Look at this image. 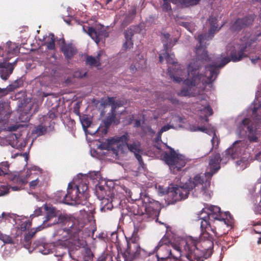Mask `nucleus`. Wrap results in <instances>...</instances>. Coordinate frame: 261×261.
<instances>
[{"label": "nucleus", "mask_w": 261, "mask_h": 261, "mask_svg": "<svg viewBox=\"0 0 261 261\" xmlns=\"http://www.w3.org/2000/svg\"><path fill=\"white\" fill-rule=\"evenodd\" d=\"M207 23L210 26L208 33L198 35L199 46L195 48L196 60L188 64L187 73L183 67L176 61L174 54L167 53L168 47L174 45L177 41V39L174 38L172 42V40L169 41L170 35L168 33L162 35L165 53L160 55V62L162 63L165 58L171 78L176 83H182L188 86V89H183L179 92V96H201V98L210 96L211 91L213 89L212 83L216 79L219 68L230 61L227 57L214 58L207 56L205 41L211 39L220 27L217 24V19L213 16L210 17Z\"/></svg>", "instance_id": "1"}, {"label": "nucleus", "mask_w": 261, "mask_h": 261, "mask_svg": "<svg viewBox=\"0 0 261 261\" xmlns=\"http://www.w3.org/2000/svg\"><path fill=\"white\" fill-rule=\"evenodd\" d=\"M209 211L207 216L200 218L201 234L200 240L192 238L188 239L191 251L189 256L192 261H204L209 258L213 252L214 239L208 232L212 231L216 237H220L225 234L221 230L225 226L232 227L233 219L229 212L225 213L226 219L223 218L220 208L215 205H211L208 208Z\"/></svg>", "instance_id": "2"}, {"label": "nucleus", "mask_w": 261, "mask_h": 261, "mask_svg": "<svg viewBox=\"0 0 261 261\" xmlns=\"http://www.w3.org/2000/svg\"><path fill=\"white\" fill-rule=\"evenodd\" d=\"M252 119L253 122L248 118L244 119L238 126V130L242 135H247L250 142H257V126L261 124V115L257 111L261 108V99H254L253 102Z\"/></svg>", "instance_id": "3"}, {"label": "nucleus", "mask_w": 261, "mask_h": 261, "mask_svg": "<svg viewBox=\"0 0 261 261\" xmlns=\"http://www.w3.org/2000/svg\"><path fill=\"white\" fill-rule=\"evenodd\" d=\"M221 161L220 154L216 153L212 155L210 160V171L204 174H196L193 178L195 182L198 183L200 187L201 192L205 196L211 197L212 192L210 190L211 180L214 174L216 173L220 168V163Z\"/></svg>", "instance_id": "4"}, {"label": "nucleus", "mask_w": 261, "mask_h": 261, "mask_svg": "<svg viewBox=\"0 0 261 261\" xmlns=\"http://www.w3.org/2000/svg\"><path fill=\"white\" fill-rule=\"evenodd\" d=\"M129 136L127 133L121 136H115L109 140L110 145H116L118 150L122 151L123 148L126 146L128 150L133 153L135 158L138 160L139 165L142 167L144 165L141 153L143 150L141 148V144L139 142H134L128 143Z\"/></svg>", "instance_id": "5"}, {"label": "nucleus", "mask_w": 261, "mask_h": 261, "mask_svg": "<svg viewBox=\"0 0 261 261\" xmlns=\"http://www.w3.org/2000/svg\"><path fill=\"white\" fill-rule=\"evenodd\" d=\"M200 186L195 182L194 179L190 178L182 186L170 188L167 193V200L169 204H174L177 201L186 199L194 188Z\"/></svg>", "instance_id": "6"}, {"label": "nucleus", "mask_w": 261, "mask_h": 261, "mask_svg": "<svg viewBox=\"0 0 261 261\" xmlns=\"http://www.w3.org/2000/svg\"><path fill=\"white\" fill-rule=\"evenodd\" d=\"M144 226H141L140 225H135L131 237L129 238L128 240L127 239V247L126 252L132 258H144L149 255V253L146 250L141 248L138 244L140 239L138 232Z\"/></svg>", "instance_id": "7"}, {"label": "nucleus", "mask_w": 261, "mask_h": 261, "mask_svg": "<svg viewBox=\"0 0 261 261\" xmlns=\"http://www.w3.org/2000/svg\"><path fill=\"white\" fill-rule=\"evenodd\" d=\"M171 258L172 261H192V259L189 256L191 254L190 246H189L188 239L181 240L179 242L170 243Z\"/></svg>", "instance_id": "8"}, {"label": "nucleus", "mask_w": 261, "mask_h": 261, "mask_svg": "<svg viewBox=\"0 0 261 261\" xmlns=\"http://www.w3.org/2000/svg\"><path fill=\"white\" fill-rule=\"evenodd\" d=\"M170 152H164L163 158L165 163L169 165L173 173L180 170L186 164V160L184 155L177 153L173 148L167 146Z\"/></svg>", "instance_id": "9"}, {"label": "nucleus", "mask_w": 261, "mask_h": 261, "mask_svg": "<svg viewBox=\"0 0 261 261\" xmlns=\"http://www.w3.org/2000/svg\"><path fill=\"white\" fill-rule=\"evenodd\" d=\"M80 185L73 187L71 184H68L67 193L64 196V203L68 205L81 204V198L83 196V193L88 189L87 183H85L82 188V192L80 191Z\"/></svg>", "instance_id": "10"}, {"label": "nucleus", "mask_w": 261, "mask_h": 261, "mask_svg": "<svg viewBox=\"0 0 261 261\" xmlns=\"http://www.w3.org/2000/svg\"><path fill=\"white\" fill-rule=\"evenodd\" d=\"M140 199L143 203L146 221L154 219L159 215L160 205L158 201L150 198L146 194L140 193Z\"/></svg>", "instance_id": "11"}, {"label": "nucleus", "mask_w": 261, "mask_h": 261, "mask_svg": "<svg viewBox=\"0 0 261 261\" xmlns=\"http://www.w3.org/2000/svg\"><path fill=\"white\" fill-rule=\"evenodd\" d=\"M247 46V44L245 41L242 40H237L228 44L226 46V50L231 57V60L236 62L245 57L244 52Z\"/></svg>", "instance_id": "12"}, {"label": "nucleus", "mask_w": 261, "mask_h": 261, "mask_svg": "<svg viewBox=\"0 0 261 261\" xmlns=\"http://www.w3.org/2000/svg\"><path fill=\"white\" fill-rule=\"evenodd\" d=\"M35 99H22L18 105V119L21 122H28L30 119V112L33 107H35L34 113L38 111L37 105H35Z\"/></svg>", "instance_id": "13"}, {"label": "nucleus", "mask_w": 261, "mask_h": 261, "mask_svg": "<svg viewBox=\"0 0 261 261\" xmlns=\"http://www.w3.org/2000/svg\"><path fill=\"white\" fill-rule=\"evenodd\" d=\"M60 100L61 99H47L46 104L51 109L46 115L40 118V122L46 127H49L51 121L58 117L59 114L58 108L60 106Z\"/></svg>", "instance_id": "14"}, {"label": "nucleus", "mask_w": 261, "mask_h": 261, "mask_svg": "<svg viewBox=\"0 0 261 261\" xmlns=\"http://www.w3.org/2000/svg\"><path fill=\"white\" fill-rule=\"evenodd\" d=\"M169 240L166 238H163L155 247L154 250L156 252L158 258L162 259L171 258V248L169 244Z\"/></svg>", "instance_id": "15"}, {"label": "nucleus", "mask_w": 261, "mask_h": 261, "mask_svg": "<svg viewBox=\"0 0 261 261\" xmlns=\"http://www.w3.org/2000/svg\"><path fill=\"white\" fill-rule=\"evenodd\" d=\"M83 30L94 40L97 44H98L101 37L102 36L106 37L107 34L106 31L102 30V27L100 25H96L95 28L89 27L87 31L83 27Z\"/></svg>", "instance_id": "16"}, {"label": "nucleus", "mask_w": 261, "mask_h": 261, "mask_svg": "<svg viewBox=\"0 0 261 261\" xmlns=\"http://www.w3.org/2000/svg\"><path fill=\"white\" fill-rule=\"evenodd\" d=\"M110 105H111L112 108L111 113H109L108 116L106 118L104 123L107 128H109L113 123H115L116 120V109L119 107L121 105L118 104L115 102V99H108Z\"/></svg>", "instance_id": "17"}, {"label": "nucleus", "mask_w": 261, "mask_h": 261, "mask_svg": "<svg viewBox=\"0 0 261 261\" xmlns=\"http://www.w3.org/2000/svg\"><path fill=\"white\" fill-rule=\"evenodd\" d=\"M16 63V61L13 63L4 62L0 63V76L2 79L7 80L12 73L14 67Z\"/></svg>", "instance_id": "18"}, {"label": "nucleus", "mask_w": 261, "mask_h": 261, "mask_svg": "<svg viewBox=\"0 0 261 261\" xmlns=\"http://www.w3.org/2000/svg\"><path fill=\"white\" fill-rule=\"evenodd\" d=\"M84 227V224L82 222L74 221L70 227L67 229V233L74 240L78 239L79 233Z\"/></svg>", "instance_id": "19"}, {"label": "nucleus", "mask_w": 261, "mask_h": 261, "mask_svg": "<svg viewBox=\"0 0 261 261\" xmlns=\"http://www.w3.org/2000/svg\"><path fill=\"white\" fill-rule=\"evenodd\" d=\"M23 81L21 79H18L15 80L12 84H10L6 88H0V97H4L7 95L11 92L14 91L15 89L20 87L23 85Z\"/></svg>", "instance_id": "20"}, {"label": "nucleus", "mask_w": 261, "mask_h": 261, "mask_svg": "<svg viewBox=\"0 0 261 261\" xmlns=\"http://www.w3.org/2000/svg\"><path fill=\"white\" fill-rule=\"evenodd\" d=\"M254 18V15H250L244 19H238L231 27L232 31H237L252 23Z\"/></svg>", "instance_id": "21"}, {"label": "nucleus", "mask_w": 261, "mask_h": 261, "mask_svg": "<svg viewBox=\"0 0 261 261\" xmlns=\"http://www.w3.org/2000/svg\"><path fill=\"white\" fill-rule=\"evenodd\" d=\"M33 174L31 169H28L26 171L25 175H15L11 178V180L14 182L21 186L23 185H25L28 182V180L32 179Z\"/></svg>", "instance_id": "22"}, {"label": "nucleus", "mask_w": 261, "mask_h": 261, "mask_svg": "<svg viewBox=\"0 0 261 261\" xmlns=\"http://www.w3.org/2000/svg\"><path fill=\"white\" fill-rule=\"evenodd\" d=\"M11 113L10 106L8 102H0V121H5L8 120Z\"/></svg>", "instance_id": "23"}, {"label": "nucleus", "mask_w": 261, "mask_h": 261, "mask_svg": "<svg viewBox=\"0 0 261 261\" xmlns=\"http://www.w3.org/2000/svg\"><path fill=\"white\" fill-rule=\"evenodd\" d=\"M139 28L138 27H133L125 31L124 33L125 42L123 45L124 47L127 48L132 47L133 43L132 40V37L135 34L136 32H137Z\"/></svg>", "instance_id": "24"}, {"label": "nucleus", "mask_w": 261, "mask_h": 261, "mask_svg": "<svg viewBox=\"0 0 261 261\" xmlns=\"http://www.w3.org/2000/svg\"><path fill=\"white\" fill-rule=\"evenodd\" d=\"M241 143V141H235L232 146L228 148L225 151V155L227 158H231L232 159H234L237 158L240 154L241 148L240 146H238L239 144Z\"/></svg>", "instance_id": "25"}, {"label": "nucleus", "mask_w": 261, "mask_h": 261, "mask_svg": "<svg viewBox=\"0 0 261 261\" xmlns=\"http://www.w3.org/2000/svg\"><path fill=\"white\" fill-rule=\"evenodd\" d=\"M61 49L67 59H71L76 52L75 47L71 43L63 44Z\"/></svg>", "instance_id": "26"}, {"label": "nucleus", "mask_w": 261, "mask_h": 261, "mask_svg": "<svg viewBox=\"0 0 261 261\" xmlns=\"http://www.w3.org/2000/svg\"><path fill=\"white\" fill-rule=\"evenodd\" d=\"M41 226H39L36 228L35 231L31 230L24 236L23 240V245L26 248H29L31 245V240L35 235L36 233L41 230Z\"/></svg>", "instance_id": "27"}, {"label": "nucleus", "mask_w": 261, "mask_h": 261, "mask_svg": "<svg viewBox=\"0 0 261 261\" xmlns=\"http://www.w3.org/2000/svg\"><path fill=\"white\" fill-rule=\"evenodd\" d=\"M44 210L46 212V215L44 222H47L54 217H56V209L53 206L44 204Z\"/></svg>", "instance_id": "28"}, {"label": "nucleus", "mask_w": 261, "mask_h": 261, "mask_svg": "<svg viewBox=\"0 0 261 261\" xmlns=\"http://www.w3.org/2000/svg\"><path fill=\"white\" fill-rule=\"evenodd\" d=\"M133 213L134 215L141 216L143 220L146 221L145 217V210L143 203L142 205H136L133 206Z\"/></svg>", "instance_id": "29"}, {"label": "nucleus", "mask_w": 261, "mask_h": 261, "mask_svg": "<svg viewBox=\"0 0 261 261\" xmlns=\"http://www.w3.org/2000/svg\"><path fill=\"white\" fill-rule=\"evenodd\" d=\"M102 52H99L96 57L88 56L86 59V63L91 66H98L100 65L99 59Z\"/></svg>", "instance_id": "30"}, {"label": "nucleus", "mask_w": 261, "mask_h": 261, "mask_svg": "<svg viewBox=\"0 0 261 261\" xmlns=\"http://www.w3.org/2000/svg\"><path fill=\"white\" fill-rule=\"evenodd\" d=\"M7 44L8 46L7 51L9 54L14 55L19 52V49L17 44L12 42H8Z\"/></svg>", "instance_id": "31"}, {"label": "nucleus", "mask_w": 261, "mask_h": 261, "mask_svg": "<svg viewBox=\"0 0 261 261\" xmlns=\"http://www.w3.org/2000/svg\"><path fill=\"white\" fill-rule=\"evenodd\" d=\"M83 255L84 261H90L93 257V254L91 250L88 247L84 248Z\"/></svg>", "instance_id": "32"}, {"label": "nucleus", "mask_w": 261, "mask_h": 261, "mask_svg": "<svg viewBox=\"0 0 261 261\" xmlns=\"http://www.w3.org/2000/svg\"><path fill=\"white\" fill-rule=\"evenodd\" d=\"M145 64V61L144 59H141L138 63H134V65H130L129 69L132 72H135L138 69L142 68Z\"/></svg>", "instance_id": "33"}, {"label": "nucleus", "mask_w": 261, "mask_h": 261, "mask_svg": "<svg viewBox=\"0 0 261 261\" xmlns=\"http://www.w3.org/2000/svg\"><path fill=\"white\" fill-rule=\"evenodd\" d=\"M200 111H203L205 113L204 119L205 122H208L209 121L208 116H212L213 114L212 108L210 105H207L204 107L202 109L200 110Z\"/></svg>", "instance_id": "34"}, {"label": "nucleus", "mask_w": 261, "mask_h": 261, "mask_svg": "<svg viewBox=\"0 0 261 261\" xmlns=\"http://www.w3.org/2000/svg\"><path fill=\"white\" fill-rule=\"evenodd\" d=\"M46 128L47 127L41 123L37 127H35L33 133L36 134L37 136L43 135L46 132Z\"/></svg>", "instance_id": "35"}, {"label": "nucleus", "mask_w": 261, "mask_h": 261, "mask_svg": "<svg viewBox=\"0 0 261 261\" xmlns=\"http://www.w3.org/2000/svg\"><path fill=\"white\" fill-rule=\"evenodd\" d=\"M81 122L84 130H86L90 126L91 122L89 119L85 115L79 117Z\"/></svg>", "instance_id": "36"}, {"label": "nucleus", "mask_w": 261, "mask_h": 261, "mask_svg": "<svg viewBox=\"0 0 261 261\" xmlns=\"http://www.w3.org/2000/svg\"><path fill=\"white\" fill-rule=\"evenodd\" d=\"M9 164L7 162H3L0 165V176L8 174Z\"/></svg>", "instance_id": "37"}, {"label": "nucleus", "mask_w": 261, "mask_h": 261, "mask_svg": "<svg viewBox=\"0 0 261 261\" xmlns=\"http://www.w3.org/2000/svg\"><path fill=\"white\" fill-rule=\"evenodd\" d=\"M99 176V172L98 171H90L87 174L84 176V178H89L92 180H97Z\"/></svg>", "instance_id": "38"}, {"label": "nucleus", "mask_w": 261, "mask_h": 261, "mask_svg": "<svg viewBox=\"0 0 261 261\" xmlns=\"http://www.w3.org/2000/svg\"><path fill=\"white\" fill-rule=\"evenodd\" d=\"M0 240L5 244H14L12 238L8 235L3 234L0 231Z\"/></svg>", "instance_id": "39"}, {"label": "nucleus", "mask_w": 261, "mask_h": 261, "mask_svg": "<svg viewBox=\"0 0 261 261\" xmlns=\"http://www.w3.org/2000/svg\"><path fill=\"white\" fill-rule=\"evenodd\" d=\"M211 142L212 144V147L211 149L210 152H211L214 148H217L220 143V140L217 137L215 133H214L213 137L211 140Z\"/></svg>", "instance_id": "40"}, {"label": "nucleus", "mask_w": 261, "mask_h": 261, "mask_svg": "<svg viewBox=\"0 0 261 261\" xmlns=\"http://www.w3.org/2000/svg\"><path fill=\"white\" fill-rule=\"evenodd\" d=\"M32 174H33L32 177L33 178L31 179H32V180L29 182V186L31 188L35 189L36 188V187L38 185V184L39 182V180L38 179V177L33 179L37 176V174L36 173H34Z\"/></svg>", "instance_id": "41"}, {"label": "nucleus", "mask_w": 261, "mask_h": 261, "mask_svg": "<svg viewBox=\"0 0 261 261\" xmlns=\"http://www.w3.org/2000/svg\"><path fill=\"white\" fill-rule=\"evenodd\" d=\"M54 37V35L53 34H50L48 36V38L50 39V40L46 43L48 49H53L55 48V44Z\"/></svg>", "instance_id": "42"}, {"label": "nucleus", "mask_w": 261, "mask_h": 261, "mask_svg": "<svg viewBox=\"0 0 261 261\" xmlns=\"http://www.w3.org/2000/svg\"><path fill=\"white\" fill-rule=\"evenodd\" d=\"M200 0H181V3L186 7L197 4Z\"/></svg>", "instance_id": "43"}, {"label": "nucleus", "mask_w": 261, "mask_h": 261, "mask_svg": "<svg viewBox=\"0 0 261 261\" xmlns=\"http://www.w3.org/2000/svg\"><path fill=\"white\" fill-rule=\"evenodd\" d=\"M200 0H181V3L186 7L197 4Z\"/></svg>", "instance_id": "44"}, {"label": "nucleus", "mask_w": 261, "mask_h": 261, "mask_svg": "<svg viewBox=\"0 0 261 261\" xmlns=\"http://www.w3.org/2000/svg\"><path fill=\"white\" fill-rule=\"evenodd\" d=\"M9 193V186L0 185V196H3L8 194Z\"/></svg>", "instance_id": "45"}, {"label": "nucleus", "mask_w": 261, "mask_h": 261, "mask_svg": "<svg viewBox=\"0 0 261 261\" xmlns=\"http://www.w3.org/2000/svg\"><path fill=\"white\" fill-rule=\"evenodd\" d=\"M63 195H66V194L64 192H62V191L58 192L56 194L55 197H56V199L58 201L64 203V200L63 199L64 196H63Z\"/></svg>", "instance_id": "46"}, {"label": "nucleus", "mask_w": 261, "mask_h": 261, "mask_svg": "<svg viewBox=\"0 0 261 261\" xmlns=\"http://www.w3.org/2000/svg\"><path fill=\"white\" fill-rule=\"evenodd\" d=\"M89 129H87L86 130H85L86 133H87L90 135H95L99 130V127L96 128L94 129H92L93 128V126H90L89 127Z\"/></svg>", "instance_id": "47"}, {"label": "nucleus", "mask_w": 261, "mask_h": 261, "mask_svg": "<svg viewBox=\"0 0 261 261\" xmlns=\"http://www.w3.org/2000/svg\"><path fill=\"white\" fill-rule=\"evenodd\" d=\"M81 103V102H77L73 108V112L75 114L79 116V117L81 116L80 112Z\"/></svg>", "instance_id": "48"}, {"label": "nucleus", "mask_w": 261, "mask_h": 261, "mask_svg": "<svg viewBox=\"0 0 261 261\" xmlns=\"http://www.w3.org/2000/svg\"><path fill=\"white\" fill-rule=\"evenodd\" d=\"M86 75V72H82L80 71H77L75 72L74 76L78 78H82Z\"/></svg>", "instance_id": "49"}, {"label": "nucleus", "mask_w": 261, "mask_h": 261, "mask_svg": "<svg viewBox=\"0 0 261 261\" xmlns=\"http://www.w3.org/2000/svg\"><path fill=\"white\" fill-rule=\"evenodd\" d=\"M193 130L194 131H200V132L206 133L208 129L207 128H206L204 126H201V127L197 126V127H195L193 129Z\"/></svg>", "instance_id": "50"}, {"label": "nucleus", "mask_w": 261, "mask_h": 261, "mask_svg": "<svg viewBox=\"0 0 261 261\" xmlns=\"http://www.w3.org/2000/svg\"><path fill=\"white\" fill-rule=\"evenodd\" d=\"M66 220H67V217L65 216L61 215L58 217V221L57 222V223H64Z\"/></svg>", "instance_id": "51"}, {"label": "nucleus", "mask_w": 261, "mask_h": 261, "mask_svg": "<svg viewBox=\"0 0 261 261\" xmlns=\"http://www.w3.org/2000/svg\"><path fill=\"white\" fill-rule=\"evenodd\" d=\"M42 208L41 207H38L37 209H36L34 212V214L31 215L33 216L34 217L36 216H40L42 214Z\"/></svg>", "instance_id": "52"}, {"label": "nucleus", "mask_w": 261, "mask_h": 261, "mask_svg": "<svg viewBox=\"0 0 261 261\" xmlns=\"http://www.w3.org/2000/svg\"><path fill=\"white\" fill-rule=\"evenodd\" d=\"M181 25L184 27L185 28L187 29L188 30H189L190 32H192V30L191 29V23L186 22H183L181 23Z\"/></svg>", "instance_id": "53"}, {"label": "nucleus", "mask_w": 261, "mask_h": 261, "mask_svg": "<svg viewBox=\"0 0 261 261\" xmlns=\"http://www.w3.org/2000/svg\"><path fill=\"white\" fill-rule=\"evenodd\" d=\"M171 126L169 125H166L163 126L161 129H160V133H163L164 132L168 130Z\"/></svg>", "instance_id": "54"}, {"label": "nucleus", "mask_w": 261, "mask_h": 261, "mask_svg": "<svg viewBox=\"0 0 261 261\" xmlns=\"http://www.w3.org/2000/svg\"><path fill=\"white\" fill-rule=\"evenodd\" d=\"M9 189L11 188L13 191H19L22 188L21 186H12V187H9Z\"/></svg>", "instance_id": "55"}, {"label": "nucleus", "mask_w": 261, "mask_h": 261, "mask_svg": "<svg viewBox=\"0 0 261 261\" xmlns=\"http://www.w3.org/2000/svg\"><path fill=\"white\" fill-rule=\"evenodd\" d=\"M62 95V93L51 94H48V93H46V94H44L43 96L44 97H47L48 96L53 95L54 97H57L60 96Z\"/></svg>", "instance_id": "56"}, {"label": "nucleus", "mask_w": 261, "mask_h": 261, "mask_svg": "<svg viewBox=\"0 0 261 261\" xmlns=\"http://www.w3.org/2000/svg\"><path fill=\"white\" fill-rule=\"evenodd\" d=\"M112 207H113V205L111 203H110V204L108 203L107 204H106L105 205V206L103 207V208L105 209L109 210H112Z\"/></svg>", "instance_id": "57"}, {"label": "nucleus", "mask_w": 261, "mask_h": 261, "mask_svg": "<svg viewBox=\"0 0 261 261\" xmlns=\"http://www.w3.org/2000/svg\"><path fill=\"white\" fill-rule=\"evenodd\" d=\"M104 189H105V188L102 186H98L96 187V192H98V190H99L100 191L102 192L103 191Z\"/></svg>", "instance_id": "58"}, {"label": "nucleus", "mask_w": 261, "mask_h": 261, "mask_svg": "<svg viewBox=\"0 0 261 261\" xmlns=\"http://www.w3.org/2000/svg\"><path fill=\"white\" fill-rule=\"evenodd\" d=\"M256 98H261V89L258 88V90L256 92Z\"/></svg>", "instance_id": "59"}, {"label": "nucleus", "mask_w": 261, "mask_h": 261, "mask_svg": "<svg viewBox=\"0 0 261 261\" xmlns=\"http://www.w3.org/2000/svg\"><path fill=\"white\" fill-rule=\"evenodd\" d=\"M119 261H130V260L127 258L125 255H122V260L120 259Z\"/></svg>", "instance_id": "60"}, {"label": "nucleus", "mask_w": 261, "mask_h": 261, "mask_svg": "<svg viewBox=\"0 0 261 261\" xmlns=\"http://www.w3.org/2000/svg\"><path fill=\"white\" fill-rule=\"evenodd\" d=\"M258 60H259V58H255L254 59H251V62L253 64H255L257 63V62Z\"/></svg>", "instance_id": "61"}, {"label": "nucleus", "mask_w": 261, "mask_h": 261, "mask_svg": "<svg viewBox=\"0 0 261 261\" xmlns=\"http://www.w3.org/2000/svg\"><path fill=\"white\" fill-rule=\"evenodd\" d=\"M162 133H160V130H159V132L158 133V134H157V138H158V139H161V136H162Z\"/></svg>", "instance_id": "62"}, {"label": "nucleus", "mask_w": 261, "mask_h": 261, "mask_svg": "<svg viewBox=\"0 0 261 261\" xmlns=\"http://www.w3.org/2000/svg\"><path fill=\"white\" fill-rule=\"evenodd\" d=\"M254 231L256 233H261V231L260 229H257L256 228L254 229Z\"/></svg>", "instance_id": "63"}, {"label": "nucleus", "mask_w": 261, "mask_h": 261, "mask_svg": "<svg viewBox=\"0 0 261 261\" xmlns=\"http://www.w3.org/2000/svg\"><path fill=\"white\" fill-rule=\"evenodd\" d=\"M23 156H24L25 161L27 162L28 160V154H27V153H25L23 154Z\"/></svg>", "instance_id": "64"}]
</instances>
